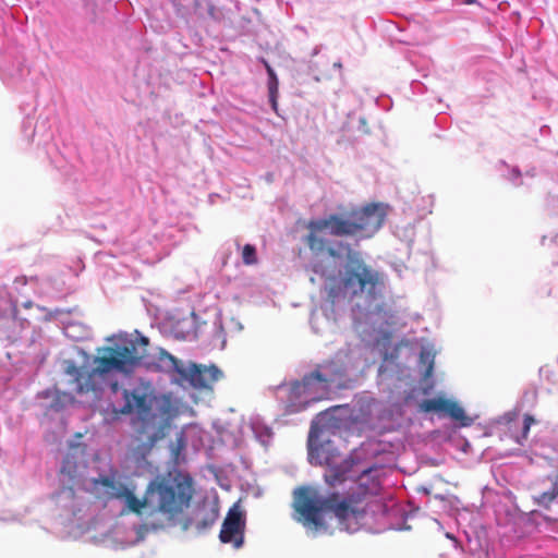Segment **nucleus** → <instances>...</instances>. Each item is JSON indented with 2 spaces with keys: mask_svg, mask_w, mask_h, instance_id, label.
Masks as SVG:
<instances>
[{
  "mask_svg": "<svg viewBox=\"0 0 558 558\" xmlns=\"http://www.w3.org/2000/svg\"><path fill=\"white\" fill-rule=\"evenodd\" d=\"M386 215V206L383 204H368L351 210L347 216L331 214L306 223L307 234L303 242L314 257H345L348 262L341 277L329 275L322 262L313 264V271L327 281V294L331 303L362 296L375 301L381 295L385 278L381 272L368 266L349 243L329 240L327 231L333 236L368 239L381 228Z\"/></svg>",
  "mask_w": 558,
  "mask_h": 558,
  "instance_id": "1",
  "label": "nucleus"
},
{
  "mask_svg": "<svg viewBox=\"0 0 558 558\" xmlns=\"http://www.w3.org/2000/svg\"><path fill=\"white\" fill-rule=\"evenodd\" d=\"M368 473L369 470L364 471L360 476L359 488L361 493L353 492L343 498H340L338 493L322 497L318 490L311 486L298 487L293 492L294 519L314 533H327L329 524L326 514L330 512L337 519L340 530L349 533L359 531L367 513L363 496L367 494L375 495L379 489V483L375 480H372L369 486L365 485L363 481Z\"/></svg>",
  "mask_w": 558,
  "mask_h": 558,
  "instance_id": "2",
  "label": "nucleus"
},
{
  "mask_svg": "<svg viewBox=\"0 0 558 558\" xmlns=\"http://www.w3.org/2000/svg\"><path fill=\"white\" fill-rule=\"evenodd\" d=\"M149 339L138 331L120 338L114 347L101 349L102 355L94 360L95 367L89 369L77 366L73 361H64V373L69 376L71 391L77 395L96 392L99 389L98 378L112 372L131 373L143 366L148 353Z\"/></svg>",
  "mask_w": 558,
  "mask_h": 558,
  "instance_id": "3",
  "label": "nucleus"
},
{
  "mask_svg": "<svg viewBox=\"0 0 558 558\" xmlns=\"http://www.w3.org/2000/svg\"><path fill=\"white\" fill-rule=\"evenodd\" d=\"M193 493L192 481L187 476L156 477L147 485L143 498H138L132 488H126L120 499L124 501L121 514L142 515L147 508L149 515L160 514L168 524H174L190 506Z\"/></svg>",
  "mask_w": 558,
  "mask_h": 558,
  "instance_id": "4",
  "label": "nucleus"
},
{
  "mask_svg": "<svg viewBox=\"0 0 558 558\" xmlns=\"http://www.w3.org/2000/svg\"><path fill=\"white\" fill-rule=\"evenodd\" d=\"M124 399L125 403L120 412L135 413L133 425L137 444L132 448V456L137 461L144 460L157 441L165 438L177 410L169 399L157 400L136 390H124Z\"/></svg>",
  "mask_w": 558,
  "mask_h": 558,
  "instance_id": "5",
  "label": "nucleus"
},
{
  "mask_svg": "<svg viewBox=\"0 0 558 558\" xmlns=\"http://www.w3.org/2000/svg\"><path fill=\"white\" fill-rule=\"evenodd\" d=\"M347 368L343 363L327 360L316 365L315 369L303 376L293 385L296 396H304L306 402L329 398L331 386L345 388Z\"/></svg>",
  "mask_w": 558,
  "mask_h": 558,
  "instance_id": "6",
  "label": "nucleus"
},
{
  "mask_svg": "<svg viewBox=\"0 0 558 558\" xmlns=\"http://www.w3.org/2000/svg\"><path fill=\"white\" fill-rule=\"evenodd\" d=\"M310 456L317 459L320 465H326L324 480L330 487L343 483L353 466V461L342 457L336 449L331 448L329 442L311 448Z\"/></svg>",
  "mask_w": 558,
  "mask_h": 558,
  "instance_id": "7",
  "label": "nucleus"
},
{
  "mask_svg": "<svg viewBox=\"0 0 558 558\" xmlns=\"http://www.w3.org/2000/svg\"><path fill=\"white\" fill-rule=\"evenodd\" d=\"M245 518L240 508L234 505L229 509L219 533V539L223 544H232L236 549L244 543Z\"/></svg>",
  "mask_w": 558,
  "mask_h": 558,
  "instance_id": "8",
  "label": "nucleus"
},
{
  "mask_svg": "<svg viewBox=\"0 0 558 558\" xmlns=\"http://www.w3.org/2000/svg\"><path fill=\"white\" fill-rule=\"evenodd\" d=\"M86 464L83 460V452L76 450L66 453L62 461L60 469V476L63 484H68V488H63L61 492H68L69 495H74L73 486L78 485L83 478L84 470Z\"/></svg>",
  "mask_w": 558,
  "mask_h": 558,
  "instance_id": "9",
  "label": "nucleus"
},
{
  "mask_svg": "<svg viewBox=\"0 0 558 558\" xmlns=\"http://www.w3.org/2000/svg\"><path fill=\"white\" fill-rule=\"evenodd\" d=\"M179 375L186 379L195 389H210L213 384L221 378L222 373L215 365L205 366L191 363L189 369L184 367L183 374Z\"/></svg>",
  "mask_w": 558,
  "mask_h": 558,
  "instance_id": "10",
  "label": "nucleus"
},
{
  "mask_svg": "<svg viewBox=\"0 0 558 558\" xmlns=\"http://www.w3.org/2000/svg\"><path fill=\"white\" fill-rule=\"evenodd\" d=\"M128 487L114 475H100L92 481V493L102 500H120Z\"/></svg>",
  "mask_w": 558,
  "mask_h": 558,
  "instance_id": "11",
  "label": "nucleus"
},
{
  "mask_svg": "<svg viewBox=\"0 0 558 558\" xmlns=\"http://www.w3.org/2000/svg\"><path fill=\"white\" fill-rule=\"evenodd\" d=\"M144 367L151 372L177 374H183L184 372L181 361L162 348H158L155 353H147Z\"/></svg>",
  "mask_w": 558,
  "mask_h": 558,
  "instance_id": "12",
  "label": "nucleus"
},
{
  "mask_svg": "<svg viewBox=\"0 0 558 558\" xmlns=\"http://www.w3.org/2000/svg\"><path fill=\"white\" fill-rule=\"evenodd\" d=\"M420 409L423 412L442 413L454 421L466 420L464 410L454 401L444 397L425 399L420 403Z\"/></svg>",
  "mask_w": 558,
  "mask_h": 558,
  "instance_id": "13",
  "label": "nucleus"
},
{
  "mask_svg": "<svg viewBox=\"0 0 558 558\" xmlns=\"http://www.w3.org/2000/svg\"><path fill=\"white\" fill-rule=\"evenodd\" d=\"M557 497H558V476L553 482L550 489L541 494L539 502L548 505V504L553 502Z\"/></svg>",
  "mask_w": 558,
  "mask_h": 558,
  "instance_id": "14",
  "label": "nucleus"
},
{
  "mask_svg": "<svg viewBox=\"0 0 558 558\" xmlns=\"http://www.w3.org/2000/svg\"><path fill=\"white\" fill-rule=\"evenodd\" d=\"M242 259L245 265L256 264V248L251 244H245L242 250Z\"/></svg>",
  "mask_w": 558,
  "mask_h": 558,
  "instance_id": "15",
  "label": "nucleus"
},
{
  "mask_svg": "<svg viewBox=\"0 0 558 558\" xmlns=\"http://www.w3.org/2000/svg\"><path fill=\"white\" fill-rule=\"evenodd\" d=\"M535 423V420L532 415H524V426H523V436L526 437L532 424Z\"/></svg>",
  "mask_w": 558,
  "mask_h": 558,
  "instance_id": "16",
  "label": "nucleus"
},
{
  "mask_svg": "<svg viewBox=\"0 0 558 558\" xmlns=\"http://www.w3.org/2000/svg\"><path fill=\"white\" fill-rule=\"evenodd\" d=\"M269 96L277 95L278 93V80L277 76L270 77L268 82Z\"/></svg>",
  "mask_w": 558,
  "mask_h": 558,
  "instance_id": "17",
  "label": "nucleus"
},
{
  "mask_svg": "<svg viewBox=\"0 0 558 558\" xmlns=\"http://www.w3.org/2000/svg\"><path fill=\"white\" fill-rule=\"evenodd\" d=\"M185 447V439L183 435L177 438V454L180 450H182Z\"/></svg>",
  "mask_w": 558,
  "mask_h": 558,
  "instance_id": "18",
  "label": "nucleus"
},
{
  "mask_svg": "<svg viewBox=\"0 0 558 558\" xmlns=\"http://www.w3.org/2000/svg\"><path fill=\"white\" fill-rule=\"evenodd\" d=\"M263 62L265 64L269 78L276 76L274 69L269 65V63L266 60H263Z\"/></svg>",
  "mask_w": 558,
  "mask_h": 558,
  "instance_id": "19",
  "label": "nucleus"
},
{
  "mask_svg": "<svg viewBox=\"0 0 558 558\" xmlns=\"http://www.w3.org/2000/svg\"><path fill=\"white\" fill-rule=\"evenodd\" d=\"M269 98H270V102H271V107H272L274 111L277 112V108H278L277 95L269 96Z\"/></svg>",
  "mask_w": 558,
  "mask_h": 558,
  "instance_id": "20",
  "label": "nucleus"
},
{
  "mask_svg": "<svg viewBox=\"0 0 558 558\" xmlns=\"http://www.w3.org/2000/svg\"><path fill=\"white\" fill-rule=\"evenodd\" d=\"M432 371H433V362L429 364V366L426 371V376H429L432 374Z\"/></svg>",
  "mask_w": 558,
  "mask_h": 558,
  "instance_id": "21",
  "label": "nucleus"
},
{
  "mask_svg": "<svg viewBox=\"0 0 558 558\" xmlns=\"http://www.w3.org/2000/svg\"><path fill=\"white\" fill-rule=\"evenodd\" d=\"M213 523H214V519H211V520H210V521H208V522H207V521H205V522L203 523V526H204V527H207V526L211 525Z\"/></svg>",
  "mask_w": 558,
  "mask_h": 558,
  "instance_id": "22",
  "label": "nucleus"
}]
</instances>
